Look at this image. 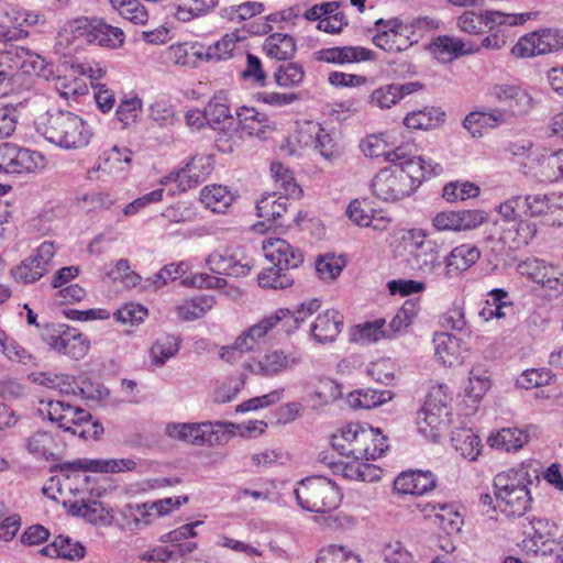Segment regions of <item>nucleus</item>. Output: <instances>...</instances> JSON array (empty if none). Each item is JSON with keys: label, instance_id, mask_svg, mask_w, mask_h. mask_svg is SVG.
<instances>
[{"label": "nucleus", "instance_id": "37", "mask_svg": "<svg viewBox=\"0 0 563 563\" xmlns=\"http://www.w3.org/2000/svg\"><path fill=\"white\" fill-rule=\"evenodd\" d=\"M496 508L507 517H521L531 507L530 489H519L516 492L500 493L495 495Z\"/></svg>", "mask_w": 563, "mask_h": 563}, {"label": "nucleus", "instance_id": "13", "mask_svg": "<svg viewBox=\"0 0 563 563\" xmlns=\"http://www.w3.org/2000/svg\"><path fill=\"white\" fill-rule=\"evenodd\" d=\"M69 468L74 472V481L86 484L88 476L77 474L76 472H92V473H121L133 471L136 463L131 459H78L68 464ZM73 478L67 475L62 486L71 493H79L82 490L78 485H73Z\"/></svg>", "mask_w": 563, "mask_h": 563}, {"label": "nucleus", "instance_id": "12", "mask_svg": "<svg viewBox=\"0 0 563 563\" xmlns=\"http://www.w3.org/2000/svg\"><path fill=\"white\" fill-rule=\"evenodd\" d=\"M206 265L216 274L243 277L254 267V260L243 247L231 245L210 253Z\"/></svg>", "mask_w": 563, "mask_h": 563}, {"label": "nucleus", "instance_id": "57", "mask_svg": "<svg viewBox=\"0 0 563 563\" xmlns=\"http://www.w3.org/2000/svg\"><path fill=\"white\" fill-rule=\"evenodd\" d=\"M107 276L126 289L140 287L143 290L144 282L142 277L131 268L129 261L125 258H120L111 265L107 271Z\"/></svg>", "mask_w": 563, "mask_h": 563}, {"label": "nucleus", "instance_id": "29", "mask_svg": "<svg viewBox=\"0 0 563 563\" xmlns=\"http://www.w3.org/2000/svg\"><path fill=\"white\" fill-rule=\"evenodd\" d=\"M343 314L335 309H327L319 313L316 320L311 323L310 334L318 343H331L336 340L343 329Z\"/></svg>", "mask_w": 563, "mask_h": 563}, {"label": "nucleus", "instance_id": "20", "mask_svg": "<svg viewBox=\"0 0 563 563\" xmlns=\"http://www.w3.org/2000/svg\"><path fill=\"white\" fill-rule=\"evenodd\" d=\"M369 424L364 422H349L340 427L331 438V444L340 455L360 457L364 442L369 440Z\"/></svg>", "mask_w": 563, "mask_h": 563}, {"label": "nucleus", "instance_id": "17", "mask_svg": "<svg viewBox=\"0 0 563 563\" xmlns=\"http://www.w3.org/2000/svg\"><path fill=\"white\" fill-rule=\"evenodd\" d=\"M55 252L54 243L44 241L29 257L11 271L12 277L22 284L35 283L48 272Z\"/></svg>", "mask_w": 563, "mask_h": 563}, {"label": "nucleus", "instance_id": "31", "mask_svg": "<svg viewBox=\"0 0 563 563\" xmlns=\"http://www.w3.org/2000/svg\"><path fill=\"white\" fill-rule=\"evenodd\" d=\"M481 257V251L471 243L460 244L444 257L445 277L461 275L468 271Z\"/></svg>", "mask_w": 563, "mask_h": 563}, {"label": "nucleus", "instance_id": "3", "mask_svg": "<svg viewBox=\"0 0 563 563\" xmlns=\"http://www.w3.org/2000/svg\"><path fill=\"white\" fill-rule=\"evenodd\" d=\"M321 307L318 299H310L302 302L291 312L287 308H279L273 313L264 317L257 323L243 330L232 344L220 349L219 356L225 363L231 365L241 362L245 354L253 352L262 344L267 334L283 320L291 318L296 327L302 323L308 317L312 316Z\"/></svg>", "mask_w": 563, "mask_h": 563}, {"label": "nucleus", "instance_id": "41", "mask_svg": "<svg viewBox=\"0 0 563 563\" xmlns=\"http://www.w3.org/2000/svg\"><path fill=\"white\" fill-rule=\"evenodd\" d=\"M132 152L129 148L112 147L104 153L103 173L118 179L125 180L131 170Z\"/></svg>", "mask_w": 563, "mask_h": 563}, {"label": "nucleus", "instance_id": "16", "mask_svg": "<svg viewBox=\"0 0 563 563\" xmlns=\"http://www.w3.org/2000/svg\"><path fill=\"white\" fill-rule=\"evenodd\" d=\"M540 477V464L533 460H527L516 466L497 473L494 477V495L511 493L519 489H528Z\"/></svg>", "mask_w": 563, "mask_h": 563}, {"label": "nucleus", "instance_id": "19", "mask_svg": "<svg viewBox=\"0 0 563 563\" xmlns=\"http://www.w3.org/2000/svg\"><path fill=\"white\" fill-rule=\"evenodd\" d=\"M364 457L353 455H340L336 460L327 462L334 475L349 481L377 482L382 477V470L374 464L364 461Z\"/></svg>", "mask_w": 563, "mask_h": 563}, {"label": "nucleus", "instance_id": "63", "mask_svg": "<svg viewBox=\"0 0 563 563\" xmlns=\"http://www.w3.org/2000/svg\"><path fill=\"white\" fill-rule=\"evenodd\" d=\"M25 446L34 457L48 460L53 455L56 442L49 432L36 431L26 439Z\"/></svg>", "mask_w": 563, "mask_h": 563}, {"label": "nucleus", "instance_id": "55", "mask_svg": "<svg viewBox=\"0 0 563 563\" xmlns=\"http://www.w3.org/2000/svg\"><path fill=\"white\" fill-rule=\"evenodd\" d=\"M544 522L541 519L531 521L532 532H526L527 537L522 541L523 550L532 554L545 555L552 551L549 533L541 531Z\"/></svg>", "mask_w": 563, "mask_h": 563}, {"label": "nucleus", "instance_id": "58", "mask_svg": "<svg viewBox=\"0 0 563 563\" xmlns=\"http://www.w3.org/2000/svg\"><path fill=\"white\" fill-rule=\"evenodd\" d=\"M179 344V339L175 335L165 334L157 338L150 350L152 364L163 366L178 353Z\"/></svg>", "mask_w": 563, "mask_h": 563}, {"label": "nucleus", "instance_id": "23", "mask_svg": "<svg viewBox=\"0 0 563 563\" xmlns=\"http://www.w3.org/2000/svg\"><path fill=\"white\" fill-rule=\"evenodd\" d=\"M488 96L507 107L504 110L508 112V118L527 113L532 108V98L528 91L515 85H494L489 88Z\"/></svg>", "mask_w": 563, "mask_h": 563}, {"label": "nucleus", "instance_id": "60", "mask_svg": "<svg viewBox=\"0 0 563 563\" xmlns=\"http://www.w3.org/2000/svg\"><path fill=\"white\" fill-rule=\"evenodd\" d=\"M225 444L235 435L256 438L265 433L268 424L264 420H249L241 423L222 421Z\"/></svg>", "mask_w": 563, "mask_h": 563}, {"label": "nucleus", "instance_id": "32", "mask_svg": "<svg viewBox=\"0 0 563 563\" xmlns=\"http://www.w3.org/2000/svg\"><path fill=\"white\" fill-rule=\"evenodd\" d=\"M47 165L46 157L38 151L13 145L9 174L31 175L42 172Z\"/></svg>", "mask_w": 563, "mask_h": 563}, {"label": "nucleus", "instance_id": "36", "mask_svg": "<svg viewBox=\"0 0 563 563\" xmlns=\"http://www.w3.org/2000/svg\"><path fill=\"white\" fill-rule=\"evenodd\" d=\"M342 396L341 385L332 378L319 377L306 389V400L313 407L327 406Z\"/></svg>", "mask_w": 563, "mask_h": 563}, {"label": "nucleus", "instance_id": "62", "mask_svg": "<svg viewBox=\"0 0 563 563\" xmlns=\"http://www.w3.org/2000/svg\"><path fill=\"white\" fill-rule=\"evenodd\" d=\"M197 216V209L190 201H177L167 206L161 213V217L170 224L194 222Z\"/></svg>", "mask_w": 563, "mask_h": 563}, {"label": "nucleus", "instance_id": "2", "mask_svg": "<svg viewBox=\"0 0 563 563\" xmlns=\"http://www.w3.org/2000/svg\"><path fill=\"white\" fill-rule=\"evenodd\" d=\"M390 166L378 170L372 178V194L383 202H397L410 197L430 176L442 173V166L422 156L389 155Z\"/></svg>", "mask_w": 563, "mask_h": 563}, {"label": "nucleus", "instance_id": "11", "mask_svg": "<svg viewBox=\"0 0 563 563\" xmlns=\"http://www.w3.org/2000/svg\"><path fill=\"white\" fill-rule=\"evenodd\" d=\"M537 15V12L505 13L497 10H488L485 22L487 35L477 45L481 46V49L498 51L507 43L509 27L523 25L526 22L534 20Z\"/></svg>", "mask_w": 563, "mask_h": 563}, {"label": "nucleus", "instance_id": "18", "mask_svg": "<svg viewBox=\"0 0 563 563\" xmlns=\"http://www.w3.org/2000/svg\"><path fill=\"white\" fill-rule=\"evenodd\" d=\"M407 23L398 18L378 19L374 24L373 43L386 52H402L410 47Z\"/></svg>", "mask_w": 563, "mask_h": 563}, {"label": "nucleus", "instance_id": "51", "mask_svg": "<svg viewBox=\"0 0 563 563\" xmlns=\"http://www.w3.org/2000/svg\"><path fill=\"white\" fill-rule=\"evenodd\" d=\"M390 390H377L363 388L350 393L347 396L349 405L354 409H372L391 400Z\"/></svg>", "mask_w": 563, "mask_h": 563}, {"label": "nucleus", "instance_id": "64", "mask_svg": "<svg viewBox=\"0 0 563 563\" xmlns=\"http://www.w3.org/2000/svg\"><path fill=\"white\" fill-rule=\"evenodd\" d=\"M264 10V5L257 1H246L240 4L223 7L220 10V15L233 23H241L249 20Z\"/></svg>", "mask_w": 563, "mask_h": 563}, {"label": "nucleus", "instance_id": "53", "mask_svg": "<svg viewBox=\"0 0 563 563\" xmlns=\"http://www.w3.org/2000/svg\"><path fill=\"white\" fill-rule=\"evenodd\" d=\"M287 202L285 195L266 194L256 203L257 216L264 221H278L287 211Z\"/></svg>", "mask_w": 563, "mask_h": 563}, {"label": "nucleus", "instance_id": "6", "mask_svg": "<svg viewBox=\"0 0 563 563\" xmlns=\"http://www.w3.org/2000/svg\"><path fill=\"white\" fill-rule=\"evenodd\" d=\"M292 493L302 509L323 514L338 509L343 497L339 486L324 476H310L300 481Z\"/></svg>", "mask_w": 563, "mask_h": 563}, {"label": "nucleus", "instance_id": "56", "mask_svg": "<svg viewBox=\"0 0 563 563\" xmlns=\"http://www.w3.org/2000/svg\"><path fill=\"white\" fill-rule=\"evenodd\" d=\"M214 305V298L209 295H199L185 300L177 306L178 318L192 321L203 317Z\"/></svg>", "mask_w": 563, "mask_h": 563}, {"label": "nucleus", "instance_id": "7", "mask_svg": "<svg viewBox=\"0 0 563 563\" xmlns=\"http://www.w3.org/2000/svg\"><path fill=\"white\" fill-rule=\"evenodd\" d=\"M41 405L40 411L66 432L88 438L90 435V428L93 429V435H97L102 430L98 423L89 421V412L70 405L64 399H49L41 401Z\"/></svg>", "mask_w": 563, "mask_h": 563}, {"label": "nucleus", "instance_id": "47", "mask_svg": "<svg viewBox=\"0 0 563 563\" xmlns=\"http://www.w3.org/2000/svg\"><path fill=\"white\" fill-rule=\"evenodd\" d=\"M490 387L492 380L488 371L481 365H476L470 371L468 378L463 390L468 400L472 402H479Z\"/></svg>", "mask_w": 563, "mask_h": 563}, {"label": "nucleus", "instance_id": "59", "mask_svg": "<svg viewBox=\"0 0 563 563\" xmlns=\"http://www.w3.org/2000/svg\"><path fill=\"white\" fill-rule=\"evenodd\" d=\"M412 260L419 273L424 277L438 276L444 263V261L441 260L437 244L429 246L426 251L413 253Z\"/></svg>", "mask_w": 563, "mask_h": 563}, {"label": "nucleus", "instance_id": "43", "mask_svg": "<svg viewBox=\"0 0 563 563\" xmlns=\"http://www.w3.org/2000/svg\"><path fill=\"white\" fill-rule=\"evenodd\" d=\"M239 123L250 136L264 140L271 130V121L266 114L254 108L243 107L238 111Z\"/></svg>", "mask_w": 563, "mask_h": 563}, {"label": "nucleus", "instance_id": "15", "mask_svg": "<svg viewBox=\"0 0 563 563\" xmlns=\"http://www.w3.org/2000/svg\"><path fill=\"white\" fill-rule=\"evenodd\" d=\"M213 158L211 155L198 154L192 156L180 169L173 170L159 178L163 186L176 184L180 191H186L205 181L213 170Z\"/></svg>", "mask_w": 563, "mask_h": 563}, {"label": "nucleus", "instance_id": "38", "mask_svg": "<svg viewBox=\"0 0 563 563\" xmlns=\"http://www.w3.org/2000/svg\"><path fill=\"white\" fill-rule=\"evenodd\" d=\"M424 512H433L439 526L448 534H456L462 530L464 520L459 506L454 504H427L422 509Z\"/></svg>", "mask_w": 563, "mask_h": 563}, {"label": "nucleus", "instance_id": "39", "mask_svg": "<svg viewBox=\"0 0 563 563\" xmlns=\"http://www.w3.org/2000/svg\"><path fill=\"white\" fill-rule=\"evenodd\" d=\"M435 356L445 366L463 362L461 340L448 332L435 333L433 338Z\"/></svg>", "mask_w": 563, "mask_h": 563}, {"label": "nucleus", "instance_id": "8", "mask_svg": "<svg viewBox=\"0 0 563 563\" xmlns=\"http://www.w3.org/2000/svg\"><path fill=\"white\" fill-rule=\"evenodd\" d=\"M300 362L291 350L269 347L244 360L242 368L251 375L269 379L292 371Z\"/></svg>", "mask_w": 563, "mask_h": 563}, {"label": "nucleus", "instance_id": "42", "mask_svg": "<svg viewBox=\"0 0 563 563\" xmlns=\"http://www.w3.org/2000/svg\"><path fill=\"white\" fill-rule=\"evenodd\" d=\"M40 552L45 556L75 561L84 559L86 548L79 541L69 537L58 536L51 544L42 548Z\"/></svg>", "mask_w": 563, "mask_h": 563}, {"label": "nucleus", "instance_id": "45", "mask_svg": "<svg viewBox=\"0 0 563 563\" xmlns=\"http://www.w3.org/2000/svg\"><path fill=\"white\" fill-rule=\"evenodd\" d=\"M361 151L367 157H385L387 162H389V155L398 154V156H409V154L405 153L401 147H396L391 150L393 144L389 141V135L387 133H378L366 136L361 141L360 144Z\"/></svg>", "mask_w": 563, "mask_h": 563}, {"label": "nucleus", "instance_id": "27", "mask_svg": "<svg viewBox=\"0 0 563 563\" xmlns=\"http://www.w3.org/2000/svg\"><path fill=\"white\" fill-rule=\"evenodd\" d=\"M435 486L437 477L431 471H405L394 481L395 492L402 495L421 496L434 489Z\"/></svg>", "mask_w": 563, "mask_h": 563}, {"label": "nucleus", "instance_id": "4", "mask_svg": "<svg viewBox=\"0 0 563 563\" xmlns=\"http://www.w3.org/2000/svg\"><path fill=\"white\" fill-rule=\"evenodd\" d=\"M34 128L48 143L64 150L86 147L93 135L91 126L70 111H47L35 119Z\"/></svg>", "mask_w": 563, "mask_h": 563}, {"label": "nucleus", "instance_id": "1", "mask_svg": "<svg viewBox=\"0 0 563 563\" xmlns=\"http://www.w3.org/2000/svg\"><path fill=\"white\" fill-rule=\"evenodd\" d=\"M496 211L508 224L501 239L519 249L528 245L537 234V224L531 219H547L552 224L563 225V192L516 195L501 202Z\"/></svg>", "mask_w": 563, "mask_h": 563}, {"label": "nucleus", "instance_id": "33", "mask_svg": "<svg viewBox=\"0 0 563 563\" xmlns=\"http://www.w3.org/2000/svg\"><path fill=\"white\" fill-rule=\"evenodd\" d=\"M91 18L80 16L66 22L57 36V44L64 47H79L90 43Z\"/></svg>", "mask_w": 563, "mask_h": 563}, {"label": "nucleus", "instance_id": "10", "mask_svg": "<svg viewBox=\"0 0 563 563\" xmlns=\"http://www.w3.org/2000/svg\"><path fill=\"white\" fill-rule=\"evenodd\" d=\"M518 274L539 285L552 297L563 295V268L539 257H527L517 263Z\"/></svg>", "mask_w": 563, "mask_h": 563}, {"label": "nucleus", "instance_id": "50", "mask_svg": "<svg viewBox=\"0 0 563 563\" xmlns=\"http://www.w3.org/2000/svg\"><path fill=\"white\" fill-rule=\"evenodd\" d=\"M192 268L189 261H180L165 265L159 272L144 280L143 290H157L168 282H173Z\"/></svg>", "mask_w": 563, "mask_h": 563}, {"label": "nucleus", "instance_id": "40", "mask_svg": "<svg viewBox=\"0 0 563 563\" xmlns=\"http://www.w3.org/2000/svg\"><path fill=\"white\" fill-rule=\"evenodd\" d=\"M69 511L93 525L109 526L112 522L111 510L97 500L74 501Z\"/></svg>", "mask_w": 563, "mask_h": 563}, {"label": "nucleus", "instance_id": "5", "mask_svg": "<svg viewBox=\"0 0 563 563\" xmlns=\"http://www.w3.org/2000/svg\"><path fill=\"white\" fill-rule=\"evenodd\" d=\"M451 393L446 385L439 384L430 388L416 418L418 432L426 439L435 440L451 423Z\"/></svg>", "mask_w": 563, "mask_h": 563}, {"label": "nucleus", "instance_id": "48", "mask_svg": "<svg viewBox=\"0 0 563 563\" xmlns=\"http://www.w3.org/2000/svg\"><path fill=\"white\" fill-rule=\"evenodd\" d=\"M296 41L284 33H274L267 36L263 44L265 54L276 60L290 59L296 53Z\"/></svg>", "mask_w": 563, "mask_h": 563}, {"label": "nucleus", "instance_id": "24", "mask_svg": "<svg viewBox=\"0 0 563 563\" xmlns=\"http://www.w3.org/2000/svg\"><path fill=\"white\" fill-rule=\"evenodd\" d=\"M430 53L441 63H450L464 55L481 52V46L457 36L440 35L429 46Z\"/></svg>", "mask_w": 563, "mask_h": 563}, {"label": "nucleus", "instance_id": "61", "mask_svg": "<svg viewBox=\"0 0 563 563\" xmlns=\"http://www.w3.org/2000/svg\"><path fill=\"white\" fill-rule=\"evenodd\" d=\"M207 123L213 130L224 126L227 124H233L234 118L232 117L229 106L225 99L222 97L212 98L205 108Z\"/></svg>", "mask_w": 563, "mask_h": 563}, {"label": "nucleus", "instance_id": "25", "mask_svg": "<svg viewBox=\"0 0 563 563\" xmlns=\"http://www.w3.org/2000/svg\"><path fill=\"white\" fill-rule=\"evenodd\" d=\"M264 256L282 271L298 267L302 260V253L291 246L286 240L279 238H266L262 242Z\"/></svg>", "mask_w": 563, "mask_h": 563}, {"label": "nucleus", "instance_id": "9", "mask_svg": "<svg viewBox=\"0 0 563 563\" xmlns=\"http://www.w3.org/2000/svg\"><path fill=\"white\" fill-rule=\"evenodd\" d=\"M165 434L174 440L196 446H216L225 444L222 421L169 422Z\"/></svg>", "mask_w": 563, "mask_h": 563}, {"label": "nucleus", "instance_id": "49", "mask_svg": "<svg viewBox=\"0 0 563 563\" xmlns=\"http://www.w3.org/2000/svg\"><path fill=\"white\" fill-rule=\"evenodd\" d=\"M528 442V434L519 428H503L488 438L493 449L506 452L518 451Z\"/></svg>", "mask_w": 563, "mask_h": 563}, {"label": "nucleus", "instance_id": "30", "mask_svg": "<svg viewBox=\"0 0 563 563\" xmlns=\"http://www.w3.org/2000/svg\"><path fill=\"white\" fill-rule=\"evenodd\" d=\"M43 58L23 46L11 45L0 52V65L31 74L43 68Z\"/></svg>", "mask_w": 563, "mask_h": 563}, {"label": "nucleus", "instance_id": "35", "mask_svg": "<svg viewBox=\"0 0 563 563\" xmlns=\"http://www.w3.org/2000/svg\"><path fill=\"white\" fill-rule=\"evenodd\" d=\"M124 40V32L120 27L108 24L103 19L91 18L89 44L114 49L122 46Z\"/></svg>", "mask_w": 563, "mask_h": 563}, {"label": "nucleus", "instance_id": "34", "mask_svg": "<svg viewBox=\"0 0 563 563\" xmlns=\"http://www.w3.org/2000/svg\"><path fill=\"white\" fill-rule=\"evenodd\" d=\"M374 52L361 46L323 48L317 52V59L330 64H346L371 60Z\"/></svg>", "mask_w": 563, "mask_h": 563}, {"label": "nucleus", "instance_id": "22", "mask_svg": "<svg viewBox=\"0 0 563 563\" xmlns=\"http://www.w3.org/2000/svg\"><path fill=\"white\" fill-rule=\"evenodd\" d=\"M508 120V112L503 108H479L471 111L463 120V128L475 139L483 137L501 126Z\"/></svg>", "mask_w": 563, "mask_h": 563}, {"label": "nucleus", "instance_id": "28", "mask_svg": "<svg viewBox=\"0 0 563 563\" xmlns=\"http://www.w3.org/2000/svg\"><path fill=\"white\" fill-rule=\"evenodd\" d=\"M299 135V142L308 145L309 141H311L314 150H317L325 159H335L342 153V148L334 137V134L327 131L319 123H309L307 130H301Z\"/></svg>", "mask_w": 563, "mask_h": 563}, {"label": "nucleus", "instance_id": "52", "mask_svg": "<svg viewBox=\"0 0 563 563\" xmlns=\"http://www.w3.org/2000/svg\"><path fill=\"white\" fill-rule=\"evenodd\" d=\"M451 442L455 451L468 461H475L481 454V440L471 429L453 431Z\"/></svg>", "mask_w": 563, "mask_h": 563}, {"label": "nucleus", "instance_id": "44", "mask_svg": "<svg viewBox=\"0 0 563 563\" xmlns=\"http://www.w3.org/2000/svg\"><path fill=\"white\" fill-rule=\"evenodd\" d=\"M234 195L227 186L223 185H208L200 191L201 203L212 212H225L232 205Z\"/></svg>", "mask_w": 563, "mask_h": 563}, {"label": "nucleus", "instance_id": "21", "mask_svg": "<svg viewBox=\"0 0 563 563\" xmlns=\"http://www.w3.org/2000/svg\"><path fill=\"white\" fill-rule=\"evenodd\" d=\"M486 220L479 210H445L438 212L431 220L438 232H461L478 228Z\"/></svg>", "mask_w": 563, "mask_h": 563}, {"label": "nucleus", "instance_id": "26", "mask_svg": "<svg viewBox=\"0 0 563 563\" xmlns=\"http://www.w3.org/2000/svg\"><path fill=\"white\" fill-rule=\"evenodd\" d=\"M531 168L534 170V175L543 181L562 180L561 150L552 151L538 144L531 152Z\"/></svg>", "mask_w": 563, "mask_h": 563}, {"label": "nucleus", "instance_id": "46", "mask_svg": "<svg viewBox=\"0 0 563 563\" xmlns=\"http://www.w3.org/2000/svg\"><path fill=\"white\" fill-rule=\"evenodd\" d=\"M445 119V113L434 107L409 112L404 118V124L411 130H429L440 126Z\"/></svg>", "mask_w": 563, "mask_h": 563}, {"label": "nucleus", "instance_id": "54", "mask_svg": "<svg viewBox=\"0 0 563 563\" xmlns=\"http://www.w3.org/2000/svg\"><path fill=\"white\" fill-rule=\"evenodd\" d=\"M352 338L361 344H372L388 339L386 320L384 318H376L372 321L356 324L353 328Z\"/></svg>", "mask_w": 563, "mask_h": 563}, {"label": "nucleus", "instance_id": "14", "mask_svg": "<svg viewBox=\"0 0 563 563\" xmlns=\"http://www.w3.org/2000/svg\"><path fill=\"white\" fill-rule=\"evenodd\" d=\"M43 340L55 352L74 360L84 358L90 350L89 339L68 325L47 328L43 332Z\"/></svg>", "mask_w": 563, "mask_h": 563}]
</instances>
